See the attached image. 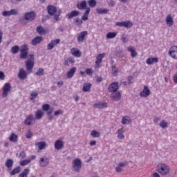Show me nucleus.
I'll use <instances>...</instances> for the list:
<instances>
[{
    "instance_id": "obj_1",
    "label": "nucleus",
    "mask_w": 177,
    "mask_h": 177,
    "mask_svg": "<svg viewBox=\"0 0 177 177\" xmlns=\"http://www.w3.org/2000/svg\"><path fill=\"white\" fill-rule=\"evenodd\" d=\"M156 169L160 175H167L169 174V166L166 164H159L156 167Z\"/></svg>"
},
{
    "instance_id": "obj_2",
    "label": "nucleus",
    "mask_w": 177,
    "mask_h": 177,
    "mask_svg": "<svg viewBox=\"0 0 177 177\" xmlns=\"http://www.w3.org/2000/svg\"><path fill=\"white\" fill-rule=\"evenodd\" d=\"M82 168V161L81 159L76 158L73 161V169L76 172H80V169Z\"/></svg>"
},
{
    "instance_id": "obj_3",
    "label": "nucleus",
    "mask_w": 177,
    "mask_h": 177,
    "mask_svg": "<svg viewBox=\"0 0 177 177\" xmlns=\"http://www.w3.org/2000/svg\"><path fill=\"white\" fill-rule=\"evenodd\" d=\"M115 26H118V27H124L125 28H131L132 26H133V24H132L131 21H125L121 22H116Z\"/></svg>"
},
{
    "instance_id": "obj_4",
    "label": "nucleus",
    "mask_w": 177,
    "mask_h": 177,
    "mask_svg": "<svg viewBox=\"0 0 177 177\" xmlns=\"http://www.w3.org/2000/svg\"><path fill=\"white\" fill-rule=\"evenodd\" d=\"M169 56H170L171 59L177 60V46H173L169 48Z\"/></svg>"
},
{
    "instance_id": "obj_5",
    "label": "nucleus",
    "mask_w": 177,
    "mask_h": 177,
    "mask_svg": "<svg viewBox=\"0 0 177 177\" xmlns=\"http://www.w3.org/2000/svg\"><path fill=\"white\" fill-rule=\"evenodd\" d=\"M12 89V86L10 83H6L4 84L3 88V97H6L8 96V93L10 92V90Z\"/></svg>"
},
{
    "instance_id": "obj_6",
    "label": "nucleus",
    "mask_w": 177,
    "mask_h": 177,
    "mask_svg": "<svg viewBox=\"0 0 177 177\" xmlns=\"http://www.w3.org/2000/svg\"><path fill=\"white\" fill-rule=\"evenodd\" d=\"M118 82H112L108 87V91L109 92L114 93V92H117V91H118Z\"/></svg>"
},
{
    "instance_id": "obj_7",
    "label": "nucleus",
    "mask_w": 177,
    "mask_h": 177,
    "mask_svg": "<svg viewBox=\"0 0 177 177\" xmlns=\"http://www.w3.org/2000/svg\"><path fill=\"white\" fill-rule=\"evenodd\" d=\"M150 93H151V92L150 91V89H149V87L147 86H144L142 91L140 93V96L141 97H147V96H150Z\"/></svg>"
},
{
    "instance_id": "obj_8",
    "label": "nucleus",
    "mask_w": 177,
    "mask_h": 177,
    "mask_svg": "<svg viewBox=\"0 0 177 177\" xmlns=\"http://www.w3.org/2000/svg\"><path fill=\"white\" fill-rule=\"evenodd\" d=\"M39 167L41 168H45V167H48L49 165V158H41L39 161Z\"/></svg>"
},
{
    "instance_id": "obj_9",
    "label": "nucleus",
    "mask_w": 177,
    "mask_h": 177,
    "mask_svg": "<svg viewBox=\"0 0 177 177\" xmlns=\"http://www.w3.org/2000/svg\"><path fill=\"white\" fill-rule=\"evenodd\" d=\"M35 19V12H29L25 13V20H28L29 21H32Z\"/></svg>"
},
{
    "instance_id": "obj_10",
    "label": "nucleus",
    "mask_w": 177,
    "mask_h": 177,
    "mask_svg": "<svg viewBox=\"0 0 177 177\" xmlns=\"http://www.w3.org/2000/svg\"><path fill=\"white\" fill-rule=\"evenodd\" d=\"M104 56H106L105 53L99 54L97 56L96 60H95V66H97V67H99V66L102 64V62H103V57H104Z\"/></svg>"
},
{
    "instance_id": "obj_11",
    "label": "nucleus",
    "mask_w": 177,
    "mask_h": 177,
    "mask_svg": "<svg viewBox=\"0 0 177 177\" xmlns=\"http://www.w3.org/2000/svg\"><path fill=\"white\" fill-rule=\"evenodd\" d=\"M47 11L50 16H55V14L57 11V9L52 5H50L47 7Z\"/></svg>"
},
{
    "instance_id": "obj_12",
    "label": "nucleus",
    "mask_w": 177,
    "mask_h": 177,
    "mask_svg": "<svg viewBox=\"0 0 177 177\" xmlns=\"http://www.w3.org/2000/svg\"><path fill=\"white\" fill-rule=\"evenodd\" d=\"M88 35V31H82L80 33V35L77 37V41L78 42H84L85 40V37Z\"/></svg>"
},
{
    "instance_id": "obj_13",
    "label": "nucleus",
    "mask_w": 177,
    "mask_h": 177,
    "mask_svg": "<svg viewBox=\"0 0 177 177\" xmlns=\"http://www.w3.org/2000/svg\"><path fill=\"white\" fill-rule=\"evenodd\" d=\"M111 99L115 102H117L121 99V93L120 92L112 93L111 95Z\"/></svg>"
},
{
    "instance_id": "obj_14",
    "label": "nucleus",
    "mask_w": 177,
    "mask_h": 177,
    "mask_svg": "<svg viewBox=\"0 0 177 177\" xmlns=\"http://www.w3.org/2000/svg\"><path fill=\"white\" fill-rule=\"evenodd\" d=\"M18 78H19V80H26L27 78V72L23 68L19 69Z\"/></svg>"
},
{
    "instance_id": "obj_15",
    "label": "nucleus",
    "mask_w": 177,
    "mask_h": 177,
    "mask_svg": "<svg viewBox=\"0 0 177 177\" xmlns=\"http://www.w3.org/2000/svg\"><path fill=\"white\" fill-rule=\"evenodd\" d=\"M26 67L28 71L31 73V70L34 68V61H31V59H28V61L26 63Z\"/></svg>"
},
{
    "instance_id": "obj_16",
    "label": "nucleus",
    "mask_w": 177,
    "mask_h": 177,
    "mask_svg": "<svg viewBox=\"0 0 177 177\" xmlns=\"http://www.w3.org/2000/svg\"><path fill=\"white\" fill-rule=\"evenodd\" d=\"M55 150H61V149H63V146H64V143H63V141L60 140H57L55 142Z\"/></svg>"
},
{
    "instance_id": "obj_17",
    "label": "nucleus",
    "mask_w": 177,
    "mask_h": 177,
    "mask_svg": "<svg viewBox=\"0 0 177 177\" xmlns=\"http://www.w3.org/2000/svg\"><path fill=\"white\" fill-rule=\"evenodd\" d=\"M13 164H14V162L12 159H8L6 161L5 165L6 167H7V169L8 171H12V168L13 167Z\"/></svg>"
},
{
    "instance_id": "obj_18",
    "label": "nucleus",
    "mask_w": 177,
    "mask_h": 177,
    "mask_svg": "<svg viewBox=\"0 0 177 177\" xmlns=\"http://www.w3.org/2000/svg\"><path fill=\"white\" fill-rule=\"evenodd\" d=\"M71 54L73 55V56H75V57H81L82 56V53L81 51H80V50H78V48H73L71 50Z\"/></svg>"
},
{
    "instance_id": "obj_19",
    "label": "nucleus",
    "mask_w": 177,
    "mask_h": 177,
    "mask_svg": "<svg viewBox=\"0 0 177 177\" xmlns=\"http://www.w3.org/2000/svg\"><path fill=\"white\" fill-rule=\"evenodd\" d=\"M166 23L169 27H172L174 26V18H172V15L169 14L166 17Z\"/></svg>"
},
{
    "instance_id": "obj_20",
    "label": "nucleus",
    "mask_w": 177,
    "mask_h": 177,
    "mask_svg": "<svg viewBox=\"0 0 177 177\" xmlns=\"http://www.w3.org/2000/svg\"><path fill=\"white\" fill-rule=\"evenodd\" d=\"M77 71V67H73L71 68L67 73L66 77L67 78H73L74 77V74H75V72Z\"/></svg>"
},
{
    "instance_id": "obj_21",
    "label": "nucleus",
    "mask_w": 177,
    "mask_h": 177,
    "mask_svg": "<svg viewBox=\"0 0 177 177\" xmlns=\"http://www.w3.org/2000/svg\"><path fill=\"white\" fill-rule=\"evenodd\" d=\"M79 15L80 12L77 10H73L71 12L67 14L66 17H68V19L71 20V19H73V17H77V16H78Z\"/></svg>"
},
{
    "instance_id": "obj_22",
    "label": "nucleus",
    "mask_w": 177,
    "mask_h": 177,
    "mask_svg": "<svg viewBox=\"0 0 177 177\" xmlns=\"http://www.w3.org/2000/svg\"><path fill=\"white\" fill-rule=\"evenodd\" d=\"M77 9H80V10H84V9H88L86 8V1L83 0L80 4H77Z\"/></svg>"
},
{
    "instance_id": "obj_23",
    "label": "nucleus",
    "mask_w": 177,
    "mask_h": 177,
    "mask_svg": "<svg viewBox=\"0 0 177 177\" xmlns=\"http://www.w3.org/2000/svg\"><path fill=\"white\" fill-rule=\"evenodd\" d=\"M75 63V59L73 57H68L67 59H65L64 62V66H70V64H73Z\"/></svg>"
},
{
    "instance_id": "obj_24",
    "label": "nucleus",
    "mask_w": 177,
    "mask_h": 177,
    "mask_svg": "<svg viewBox=\"0 0 177 177\" xmlns=\"http://www.w3.org/2000/svg\"><path fill=\"white\" fill-rule=\"evenodd\" d=\"M147 64L151 65L153 63H158V58L157 57H149L146 60Z\"/></svg>"
},
{
    "instance_id": "obj_25",
    "label": "nucleus",
    "mask_w": 177,
    "mask_h": 177,
    "mask_svg": "<svg viewBox=\"0 0 177 177\" xmlns=\"http://www.w3.org/2000/svg\"><path fill=\"white\" fill-rule=\"evenodd\" d=\"M91 12V8H87L86 10H85L83 16L82 17V20H83V21H86V20H88V16H89V13Z\"/></svg>"
},
{
    "instance_id": "obj_26",
    "label": "nucleus",
    "mask_w": 177,
    "mask_h": 177,
    "mask_svg": "<svg viewBox=\"0 0 177 177\" xmlns=\"http://www.w3.org/2000/svg\"><path fill=\"white\" fill-rule=\"evenodd\" d=\"M127 50L129 52H131V57H136L138 56V53H136V50L133 49V47L132 46H130L127 48Z\"/></svg>"
},
{
    "instance_id": "obj_27",
    "label": "nucleus",
    "mask_w": 177,
    "mask_h": 177,
    "mask_svg": "<svg viewBox=\"0 0 177 177\" xmlns=\"http://www.w3.org/2000/svg\"><path fill=\"white\" fill-rule=\"evenodd\" d=\"M21 169V167L20 166H18L16 168H15L13 170H10L11 171L10 172V175H11V176H15L16 174H20Z\"/></svg>"
},
{
    "instance_id": "obj_28",
    "label": "nucleus",
    "mask_w": 177,
    "mask_h": 177,
    "mask_svg": "<svg viewBox=\"0 0 177 177\" xmlns=\"http://www.w3.org/2000/svg\"><path fill=\"white\" fill-rule=\"evenodd\" d=\"M34 121V115H29L24 121L25 125H31V122Z\"/></svg>"
},
{
    "instance_id": "obj_29",
    "label": "nucleus",
    "mask_w": 177,
    "mask_h": 177,
    "mask_svg": "<svg viewBox=\"0 0 177 177\" xmlns=\"http://www.w3.org/2000/svg\"><path fill=\"white\" fill-rule=\"evenodd\" d=\"M42 41V37H36L32 40V45H38L39 44H41V41Z\"/></svg>"
},
{
    "instance_id": "obj_30",
    "label": "nucleus",
    "mask_w": 177,
    "mask_h": 177,
    "mask_svg": "<svg viewBox=\"0 0 177 177\" xmlns=\"http://www.w3.org/2000/svg\"><path fill=\"white\" fill-rule=\"evenodd\" d=\"M96 12L98 15H107L109 10L107 8H96Z\"/></svg>"
},
{
    "instance_id": "obj_31",
    "label": "nucleus",
    "mask_w": 177,
    "mask_h": 177,
    "mask_svg": "<svg viewBox=\"0 0 177 177\" xmlns=\"http://www.w3.org/2000/svg\"><path fill=\"white\" fill-rule=\"evenodd\" d=\"M42 117H44V111H42V110L37 109L35 113L36 120H41Z\"/></svg>"
},
{
    "instance_id": "obj_32",
    "label": "nucleus",
    "mask_w": 177,
    "mask_h": 177,
    "mask_svg": "<svg viewBox=\"0 0 177 177\" xmlns=\"http://www.w3.org/2000/svg\"><path fill=\"white\" fill-rule=\"evenodd\" d=\"M94 107L95 109H104V108L107 107V104L97 102L94 104Z\"/></svg>"
},
{
    "instance_id": "obj_33",
    "label": "nucleus",
    "mask_w": 177,
    "mask_h": 177,
    "mask_svg": "<svg viewBox=\"0 0 177 177\" xmlns=\"http://www.w3.org/2000/svg\"><path fill=\"white\" fill-rule=\"evenodd\" d=\"M91 86H92V84H91V83H84L83 84L84 92H89V91H91Z\"/></svg>"
},
{
    "instance_id": "obj_34",
    "label": "nucleus",
    "mask_w": 177,
    "mask_h": 177,
    "mask_svg": "<svg viewBox=\"0 0 177 177\" xmlns=\"http://www.w3.org/2000/svg\"><path fill=\"white\" fill-rule=\"evenodd\" d=\"M17 135H16L15 133H11L9 140L10 142H12L13 143H16L17 142Z\"/></svg>"
},
{
    "instance_id": "obj_35",
    "label": "nucleus",
    "mask_w": 177,
    "mask_h": 177,
    "mask_svg": "<svg viewBox=\"0 0 177 177\" xmlns=\"http://www.w3.org/2000/svg\"><path fill=\"white\" fill-rule=\"evenodd\" d=\"M19 50H20L19 46H14L11 48L10 52L12 55H16L17 53H19Z\"/></svg>"
},
{
    "instance_id": "obj_36",
    "label": "nucleus",
    "mask_w": 177,
    "mask_h": 177,
    "mask_svg": "<svg viewBox=\"0 0 177 177\" xmlns=\"http://www.w3.org/2000/svg\"><path fill=\"white\" fill-rule=\"evenodd\" d=\"M117 37V32H109L106 34L107 39H111L113 38H115Z\"/></svg>"
},
{
    "instance_id": "obj_37",
    "label": "nucleus",
    "mask_w": 177,
    "mask_h": 177,
    "mask_svg": "<svg viewBox=\"0 0 177 177\" xmlns=\"http://www.w3.org/2000/svg\"><path fill=\"white\" fill-rule=\"evenodd\" d=\"M37 146H38L39 150H44L46 146V142L41 141L37 143Z\"/></svg>"
},
{
    "instance_id": "obj_38",
    "label": "nucleus",
    "mask_w": 177,
    "mask_h": 177,
    "mask_svg": "<svg viewBox=\"0 0 177 177\" xmlns=\"http://www.w3.org/2000/svg\"><path fill=\"white\" fill-rule=\"evenodd\" d=\"M28 174H30V169H25L24 172L19 174V177H28L27 175H28Z\"/></svg>"
},
{
    "instance_id": "obj_39",
    "label": "nucleus",
    "mask_w": 177,
    "mask_h": 177,
    "mask_svg": "<svg viewBox=\"0 0 177 177\" xmlns=\"http://www.w3.org/2000/svg\"><path fill=\"white\" fill-rule=\"evenodd\" d=\"M36 31L41 35H43L44 34H45V30H44V27L42 26H37L36 28Z\"/></svg>"
},
{
    "instance_id": "obj_40",
    "label": "nucleus",
    "mask_w": 177,
    "mask_h": 177,
    "mask_svg": "<svg viewBox=\"0 0 177 177\" xmlns=\"http://www.w3.org/2000/svg\"><path fill=\"white\" fill-rule=\"evenodd\" d=\"M118 139L122 140L125 138V136H124V133H122V129L118 130Z\"/></svg>"
},
{
    "instance_id": "obj_41",
    "label": "nucleus",
    "mask_w": 177,
    "mask_h": 177,
    "mask_svg": "<svg viewBox=\"0 0 177 177\" xmlns=\"http://www.w3.org/2000/svg\"><path fill=\"white\" fill-rule=\"evenodd\" d=\"M91 136L93 138H99V136H100V133L96 131L95 130H93V131L91 132Z\"/></svg>"
},
{
    "instance_id": "obj_42",
    "label": "nucleus",
    "mask_w": 177,
    "mask_h": 177,
    "mask_svg": "<svg viewBox=\"0 0 177 177\" xmlns=\"http://www.w3.org/2000/svg\"><path fill=\"white\" fill-rule=\"evenodd\" d=\"M28 55V52L27 51H21V54L19 55L20 59H27V56Z\"/></svg>"
},
{
    "instance_id": "obj_43",
    "label": "nucleus",
    "mask_w": 177,
    "mask_h": 177,
    "mask_svg": "<svg viewBox=\"0 0 177 177\" xmlns=\"http://www.w3.org/2000/svg\"><path fill=\"white\" fill-rule=\"evenodd\" d=\"M29 48L27 44L22 45L20 48V52H28Z\"/></svg>"
},
{
    "instance_id": "obj_44",
    "label": "nucleus",
    "mask_w": 177,
    "mask_h": 177,
    "mask_svg": "<svg viewBox=\"0 0 177 177\" xmlns=\"http://www.w3.org/2000/svg\"><path fill=\"white\" fill-rule=\"evenodd\" d=\"M112 74L114 77H117V75L118 74V69L115 66H112Z\"/></svg>"
},
{
    "instance_id": "obj_45",
    "label": "nucleus",
    "mask_w": 177,
    "mask_h": 177,
    "mask_svg": "<svg viewBox=\"0 0 177 177\" xmlns=\"http://www.w3.org/2000/svg\"><path fill=\"white\" fill-rule=\"evenodd\" d=\"M44 71L42 68H39L36 72V75H38L39 77L44 75Z\"/></svg>"
},
{
    "instance_id": "obj_46",
    "label": "nucleus",
    "mask_w": 177,
    "mask_h": 177,
    "mask_svg": "<svg viewBox=\"0 0 177 177\" xmlns=\"http://www.w3.org/2000/svg\"><path fill=\"white\" fill-rule=\"evenodd\" d=\"M131 122V120L127 119V117H123L122 119V124L123 125H127V124H129Z\"/></svg>"
},
{
    "instance_id": "obj_47",
    "label": "nucleus",
    "mask_w": 177,
    "mask_h": 177,
    "mask_svg": "<svg viewBox=\"0 0 177 177\" xmlns=\"http://www.w3.org/2000/svg\"><path fill=\"white\" fill-rule=\"evenodd\" d=\"M88 3L91 8H95L96 6V1L95 0H89Z\"/></svg>"
},
{
    "instance_id": "obj_48",
    "label": "nucleus",
    "mask_w": 177,
    "mask_h": 177,
    "mask_svg": "<svg viewBox=\"0 0 177 177\" xmlns=\"http://www.w3.org/2000/svg\"><path fill=\"white\" fill-rule=\"evenodd\" d=\"M19 12L17 11V9H11L10 10V16H16Z\"/></svg>"
},
{
    "instance_id": "obj_49",
    "label": "nucleus",
    "mask_w": 177,
    "mask_h": 177,
    "mask_svg": "<svg viewBox=\"0 0 177 177\" xmlns=\"http://www.w3.org/2000/svg\"><path fill=\"white\" fill-rule=\"evenodd\" d=\"M160 127H161V128L165 129L168 127V123H167V122H165V120H162L160 123Z\"/></svg>"
},
{
    "instance_id": "obj_50",
    "label": "nucleus",
    "mask_w": 177,
    "mask_h": 177,
    "mask_svg": "<svg viewBox=\"0 0 177 177\" xmlns=\"http://www.w3.org/2000/svg\"><path fill=\"white\" fill-rule=\"evenodd\" d=\"M75 21L78 27L82 26V23H84L82 19H79L78 18H76Z\"/></svg>"
},
{
    "instance_id": "obj_51",
    "label": "nucleus",
    "mask_w": 177,
    "mask_h": 177,
    "mask_svg": "<svg viewBox=\"0 0 177 177\" xmlns=\"http://www.w3.org/2000/svg\"><path fill=\"white\" fill-rule=\"evenodd\" d=\"M30 160H22L20 162V165H21V167H24V166L27 165L28 164H30Z\"/></svg>"
},
{
    "instance_id": "obj_52",
    "label": "nucleus",
    "mask_w": 177,
    "mask_h": 177,
    "mask_svg": "<svg viewBox=\"0 0 177 177\" xmlns=\"http://www.w3.org/2000/svg\"><path fill=\"white\" fill-rule=\"evenodd\" d=\"M51 43L53 44V46H56V45H59V44H60V39L52 40Z\"/></svg>"
},
{
    "instance_id": "obj_53",
    "label": "nucleus",
    "mask_w": 177,
    "mask_h": 177,
    "mask_svg": "<svg viewBox=\"0 0 177 177\" xmlns=\"http://www.w3.org/2000/svg\"><path fill=\"white\" fill-rule=\"evenodd\" d=\"M2 16L4 17H9L10 16V11H3L1 13Z\"/></svg>"
},
{
    "instance_id": "obj_54",
    "label": "nucleus",
    "mask_w": 177,
    "mask_h": 177,
    "mask_svg": "<svg viewBox=\"0 0 177 177\" xmlns=\"http://www.w3.org/2000/svg\"><path fill=\"white\" fill-rule=\"evenodd\" d=\"M42 109L44 111H48L50 109V105L45 104L42 106Z\"/></svg>"
},
{
    "instance_id": "obj_55",
    "label": "nucleus",
    "mask_w": 177,
    "mask_h": 177,
    "mask_svg": "<svg viewBox=\"0 0 177 177\" xmlns=\"http://www.w3.org/2000/svg\"><path fill=\"white\" fill-rule=\"evenodd\" d=\"M30 100H34V99H35V97H37V96H38V93L37 92H32L30 93Z\"/></svg>"
},
{
    "instance_id": "obj_56",
    "label": "nucleus",
    "mask_w": 177,
    "mask_h": 177,
    "mask_svg": "<svg viewBox=\"0 0 177 177\" xmlns=\"http://www.w3.org/2000/svg\"><path fill=\"white\" fill-rule=\"evenodd\" d=\"M55 48V46H53V44L51 43V41L48 44L47 46V49L48 50H52V49H53Z\"/></svg>"
},
{
    "instance_id": "obj_57",
    "label": "nucleus",
    "mask_w": 177,
    "mask_h": 177,
    "mask_svg": "<svg viewBox=\"0 0 177 177\" xmlns=\"http://www.w3.org/2000/svg\"><path fill=\"white\" fill-rule=\"evenodd\" d=\"M109 6H111V8H114V6H115V1L114 0L109 1Z\"/></svg>"
},
{
    "instance_id": "obj_58",
    "label": "nucleus",
    "mask_w": 177,
    "mask_h": 177,
    "mask_svg": "<svg viewBox=\"0 0 177 177\" xmlns=\"http://www.w3.org/2000/svg\"><path fill=\"white\" fill-rule=\"evenodd\" d=\"M25 157H26V152H25L24 151H21V152L19 153V158L23 159V158H24Z\"/></svg>"
},
{
    "instance_id": "obj_59",
    "label": "nucleus",
    "mask_w": 177,
    "mask_h": 177,
    "mask_svg": "<svg viewBox=\"0 0 177 177\" xmlns=\"http://www.w3.org/2000/svg\"><path fill=\"white\" fill-rule=\"evenodd\" d=\"M26 138H27V139H31V138H32V132H31V131H29L26 135Z\"/></svg>"
},
{
    "instance_id": "obj_60",
    "label": "nucleus",
    "mask_w": 177,
    "mask_h": 177,
    "mask_svg": "<svg viewBox=\"0 0 177 177\" xmlns=\"http://www.w3.org/2000/svg\"><path fill=\"white\" fill-rule=\"evenodd\" d=\"M119 167H126V165H128V161H124L119 163Z\"/></svg>"
},
{
    "instance_id": "obj_61",
    "label": "nucleus",
    "mask_w": 177,
    "mask_h": 177,
    "mask_svg": "<svg viewBox=\"0 0 177 177\" xmlns=\"http://www.w3.org/2000/svg\"><path fill=\"white\" fill-rule=\"evenodd\" d=\"M121 41H122L123 44H127L128 42V38L124 35H122L121 38Z\"/></svg>"
},
{
    "instance_id": "obj_62",
    "label": "nucleus",
    "mask_w": 177,
    "mask_h": 177,
    "mask_svg": "<svg viewBox=\"0 0 177 177\" xmlns=\"http://www.w3.org/2000/svg\"><path fill=\"white\" fill-rule=\"evenodd\" d=\"M86 73L88 75H92V74L93 73V71H92V68H87L86 70Z\"/></svg>"
},
{
    "instance_id": "obj_63",
    "label": "nucleus",
    "mask_w": 177,
    "mask_h": 177,
    "mask_svg": "<svg viewBox=\"0 0 177 177\" xmlns=\"http://www.w3.org/2000/svg\"><path fill=\"white\" fill-rule=\"evenodd\" d=\"M60 114H63V111L58 110L54 112V115H60Z\"/></svg>"
},
{
    "instance_id": "obj_64",
    "label": "nucleus",
    "mask_w": 177,
    "mask_h": 177,
    "mask_svg": "<svg viewBox=\"0 0 177 177\" xmlns=\"http://www.w3.org/2000/svg\"><path fill=\"white\" fill-rule=\"evenodd\" d=\"M115 171H116V172H122V168H121V167H120V165H118V167H115Z\"/></svg>"
}]
</instances>
